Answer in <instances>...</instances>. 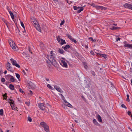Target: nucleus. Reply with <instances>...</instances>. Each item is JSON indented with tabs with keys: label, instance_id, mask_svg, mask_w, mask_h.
<instances>
[{
	"label": "nucleus",
	"instance_id": "obj_41",
	"mask_svg": "<svg viewBox=\"0 0 132 132\" xmlns=\"http://www.w3.org/2000/svg\"><path fill=\"white\" fill-rule=\"evenodd\" d=\"M121 107L122 108H125V109H127L126 107L123 104H122L121 105Z\"/></svg>",
	"mask_w": 132,
	"mask_h": 132
},
{
	"label": "nucleus",
	"instance_id": "obj_51",
	"mask_svg": "<svg viewBox=\"0 0 132 132\" xmlns=\"http://www.w3.org/2000/svg\"><path fill=\"white\" fill-rule=\"evenodd\" d=\"M128 115L130 116V115L131 114V112L130 111H129L128 112Z\"/></svg>",
	"mask_w": 132,
	"mask_h": 132
},
{
	"label": "nucleus",
	"instance_id": "obj_23",
	"mask_svg": "<svg viewBox=\"0 0 132 132\" xmlns=\"http://www.w3.org/2000/svg\"><path fill=\"white\" fill-rule=\"evenodd\" d=\"M40 47L42 49H44L45 48V47L44 44H43L42 43H40Z\"/></svg>",
	"mask_w": 132,
	"mask_h": 132
},
{
	"label": "nucleus",
	"instance_id": "obj_63",
	"mask_svg": "<svg viewBox=\"0 0 132 132\" xmlns=\"http://www.w3.org/2000/svg\"><path fill=\"white\" fill-rule=\"evenodd\" d=\"M7 96L6 93H5V94L3 95V96H4V97L5 96Z\"/></svg>",
	"mask_w": 132,
	"mask_h": 132
},
{
	"label": "nucleus",
	"instance_id": "obj_29",
	"mask_svg": "<svg viewBox=\"0 0 132 132\" xmlns=\"http://www.w3.org/2000/svg\"><path fill=\"white\" fill-rule=\"evenodd\" d=\"M61 40V42L60 43V44L61 45H63L64 44H66V42L64 40H63V39H62Z\"/></svg>",
	"mask_w": 132,
	"mask_h": 132
},
{
	"label": "nucleus",
	"instance_id": "obj_52",
	"mask_svg": "<svg viewBox=\"0 0 132 132\" xmlns=\"http://www.w3.org/2000/svg\"><path fill=\"white\" fill-rule=\"evenodd\" d=\"M62 97V99L63 100L64 102V100H65V98L64 96L63 95L62 96H61Z\"/></svg>",
	"mask_w": 132,
	"mask_h": 132
},
{
	"label": "nucleus",
	"instance_id": "obj_17",
	"mask_svg": "<svg viewBox=\"0 0 132 132\" xmlns=\"http://www.w3.org/2000/svg\"><path fill=\"white\" fill-rule=\"evenodd\" d=\"M58 52L62 54H64L65 53V52L62 49L59 48Z\"/></svg>",
	"mask_w": 132,
	"mask_h": 132
},
{
	"label": "nucleus",
	"instance_id": "obj_3",
	"mask_svg": "<svg viewBox=\"0 0 132 132\" xmlns=\"http://www.w3.org/2000/svg\"><path fill=\"white\" fill-rule=\"evenodd\" d=\"M5 78L7 80H9L10 81L14 82L15 80L13 77L11 75H8L5 76Z\"/></svg>",
	"mask_w": 132,
	"mask_h": 132
},
{
	"label": "nucleus",
	"instance_id": "obj_59",
	"mask_svg": "<svg viewBox=\"0 0 132 132\" xmlns=\"http://www.w3.org/2000/svg\"><path fill=\"white\" fill-rule=\"evenodd\" d=\"M81 97L82 98H83L84 99V100H85V97L84 96H81Z\"/></svg>",
	"mask_w": 132,
	"mask_h": 132
},
{
	"label": "nucleus",
	"instance_id": "obj_58",
	"mask_svg": "<svg viewBox=\"0 0 132 132\" xmlns=\"http://www.w3.org/2000/svg\"><path fill=\"white\" fill-rule=\"evenodd\" d=\"M29 94H32V92L31 90H30L29 91Z\"/></svg>",
	"mask_w": 132,
	"mask_h": 132
},
{
	"label": "nucleus",
	"instance_id": "obj_2",
	"mask_svg": "<svg viewBox=\"0 0 132 132\" xmlns=\"http://www.w3.org/2000/svg\"><path fill=\"white\" fill-rule=\"evenodd\" d=\"M31 19L32 20L31 22L32 24H34L35 27L36 29L39 32H40L41 30L40 29V27L38 24V23L37 21V20L34 18H31Z\"/></svg>",
	"mask_w": 132,
	"mask_h": 132
},
{
	"label": "nucleus",
	"instance_id": "obj_44",
	"mask_svg": "<svg viewBox=\"0 0 132 132\" xmlns=\"http://www.w3.org/2000/svg\"><path fill=\"white\" fill-rule=\"evenodd\" d=\"M5 79L4 78H2L1 79V82H4L5 81Z\"/></svg>",
	"mask_w": 132,
	"mask_h": 132
},
{
	"label": "nucleus",
	"instance_id": "obj_27",
	"mask_svg": "<svg viewBox=\"0 0 132 132\" xmlns=\"http://www.w3.org/2000/svg\"><path fill=\"white\" fill-rule=\"evenodd\" d=\"M80 9L77 11V13H79L82 11H83L84 9L82 7H80Z\"/></svg>",
	"mask_w": 132,
	"mask_h": 132
},
{
	"label": "nucleus",
	"instance_id": "obj_47",
	"mask_svg": "<svg viewBox=\"0 0 132 132\" xmlns=\"http://www.w3.org/2000/svg\"><path fill=\"white\" fill-rule=\"evenodd\" d=\"M100 7L101 6L96 5L95 7L97 9H100Z\"/></svg>",
	"mask_w": 132,
	"mask_h": 132
},
{
	"label": "nucleus",
	"instance_id": "obj_46",
	"mask_svg": "<svg viewBox=\"0 0 132 132\" xmlns=\"http://www.w3.org/2000/svg\"><path fill=\"white\" fill-rule=\"evenodd\" d=\"M70 49L72 51H73L74 50V48L71 46H70Z\"/></svg>",
	"mask_w": 132,
	"mask_h": 132
},
{
	"label": "nucleus",
	"instance_id": "obj_37",
	"mask_svg": "<svg viewBox=\"0 0 132 132\" xmlns=\"http://www.w3.org/2000/svg\"><path fill=\"white\" fill-rule=\"evenodd\" d=\"M19 91L21 92V93L22 94H23L24 93V91H23L22 89L21 88H20L19 89Z\"/></svg>",
	"mask_w": 132,
	"mask_h": 132
},
{
	"label": "nucleus",
	"instance_id": "obj_24",
	"mask_svg": "<svg viewBox=\"0 0 132 132\" xmlns=\"http://www.w3.org/2000/svg\"><path fill=\"white\" fill-rule=\"evenodd\" d=\"M9 13L11 16V17L13 19L14 18V15L13 13L11 11H9Z\"/></svg>",
	"mask_w": 132,
	"mask_h": 132
},
{
	"label": "nucleus",
	"instance_id": "obj_30",
	"mask_svg": "<svg viewBox=\"0 0 132 132\" xmlns=\"http://www.w3.org/2000/svg\"><path fill=\"white\" fill-rule=\"evenodd\" d=\"M62 39L60 38L59 36H58L57 38V40L59 42H60Z\"/></svg>",
	"mask_w": 132,
	"mask_h": 132
},
{
	"label": "nucleus",
	"instance_id": "obj_1",
	"mask_svg": "<svg viewBox=\"0 0 132 132\" xmlns=\"http://www.w3.org/2000/svg\"><path fill=\"white\" fill-rule=\"evenodd\" d=\"M53 51H51L50 53L51 54L50 56L47 55L46 57L53 65L55 67H57L58 65V64L56 60V55L55 54L53 53Z\"/></svg>",
	"mask_w": 132,
	"mask_h": 132
},
{
	"label": "nucleus",
	"instance_id": "obj_50",
	"mask_svg": "<svg viewBox=\"0 0 132 132\" xmlns=\"http://www.w3.org/2000/svg\"><path fill=\"white\" fill-rule=\"evenodd\" d=\"M131 67L130 68V72H132V63H131Z\"/></svg>",
	"mask_w": 132,
	"mask_h": 132
},
{
	"label": "nucleus",
	"instance_id": "obj_42",
	"mask_svg": "<svg viewBox=\"0 0 132 132\" xmlns=\"http://www.w3.org/2000/svg\"><path fill=\"white\" fill-rule=\"evenodd\" d=\"M28 121L30 122L32 121V119L31 117H28Z\"/></svg>",
	"mask_w": 132,
	"mask_h": 132
},
{
	"label": "nucleus",
	"instance_id": "obj_38",
	"mask_svg": "<svg viewBox=\"0 0 132 132\" xmlns=\"http://www.w3.org/2000/svg\"><path fill=\"white\" fill-rule=\"evenodd\" d=\"M90 5L92 6H93L94 7H96V5L94 3H92L91 4H90Z\"/></svg>",
	"mask_w": 132,
	"mask_h": 132
},
{
	"label": "nucleus",
	"instance_id": "obj_4",
	"mask_svg": "<svg viewBox=\"0 0 132 132\" xmlns=\"http://www.w3.org/2000/svg\"><path fill=\"white\" fill-rule=\"evenodd\" d=\"M10 60L11 61V63L13 65L15 66L18 68H20V65L17 63V62L16 60H14L12 58H11Z\"/></svg>",
	"mask_w": 132,
	"mask_h": 132
},
{
	"label": "nucleus",
	"instance_id": "obj_32",
	"mask_svg": "<svg viewBox=\"0 0 132 132\" xmlns=\"http://www.w3.org/2000/svg\"><path fill=\"white\" fill-rule=\"evenodd\" d=\"M79 8H80V7H77L76 6H73V9L74 10H78V9H79Z\"/></svg>",
	"mask_w": 132,
	"mask_h": 132
},
{
	"label": "nucleus",
	"instance_id": "obj_55",
	"mask_svg": "<svg viewBox=\"0 0 132 132\" xmlns=\"http://www.w3.org/2000/svg\"><path fill=\"white\" fill-rule=\"evenodd\" d=\"M89 39H90L92 41L93 40V38L92 37H90L89 38Z\"/></svg>",
	"mask_w": 132,
	"mask_h": 132
},
{
	"label": "nucleus",
	"instance_id": "obj_33",
	"mask_svg": "<svg viewBox=\"0 0 132 132\" xmlns=\"http://www.w3.org/2000/svg\"><path fill=\"white\" fill-rule=\"evenodd\" d=\"M3 20L4 22L6 24V26H7V27L8 28V26L7 24V22L5 20V19H3Z\"/></svg>",
	"mask_w": 132,
	"mask_h": 132
},
{
	"label": "nucleus",
	"instance_id": "obj_13",
	"mask_svg": "<svg viewBox=\"0 0 132 132\" xmlns=\"http://www.w3.org/2000/svg\"><path fill=\"white\" fill-rule=\"evenodd\" d=\"M64 102L65 104L66 105V106H67L70 108H72V105L69 103L66 100H64Z\"/></svg>",
	"mask_w": 132,
	"mask_h": 132
},
{
	"label": "nucleus",
	"instance_id": "obj_40",
	"mask_svg": "<svg viewBox=\"0 0 132 132\" xmlns=\"http://www.w3.org/2000/svg\"><path fill=\"white\" fill-rule=\"evenodd\" d=\"M71 41L73 42H74V43H77V41L75 40L73 38H72V39H71Z\"/></svg>",
	"mask_w": 132,
	"mask_h": 132
},
{
	"label": "nucleus",
	"instance_id": "obj_62",
	"mask_svg": "<svg viewBox=\"0 0 132 132\" xmlns=\"http://www.w3.org/2000/svg\"><path fill=\"white\" fill-rule=\"evenodd\" d=\"M96 39H93V40L92 41V42L93 43V42H96Z\"/></svg>",
	"mask_w": 132,
	"mask_h": 132
},
{
	"label": "nucleus",
	"instance_id": "obj_48",
	"mask_svg": "<svg viewBox=\"0 0 132 132\" xmlns=\"http://www.w3.org/2000/svg\"><path fill=\"white\" fill-rule=\"evenodd\" d=\"M100 9H101V10H102L103 9L105 10V8L104 7L102 6H101Z\"/></svg>",
	"mask_w": 132,
	"mask_h": 132
},
{
	"label": "nucleus",
	"instance_id": "obj_9",
	"mask_svg": "<svg viewBox=\"0 0 132 132\" xmlns=\"http://www.w3.org/2000/svg\"><path fill=\"white\" fill-rule=\"evenodd\" d=\"M38 106L40 109L42 110H44L45 108L44 104L43 103H40L39 104Z\"/></svg>",
	"mask_w": 132,
	"mask_h": 132
},
{
	"label": "nucleus",
	"instance_id": "obj_31",
	"mask_svg": "<svg viewBox=\"0 0 132 132\" xmlns=\"http://www.w3.org/2000/svg\"><path fill=\"white\" fill-rule=\"evenodd\" d=\"M3 109L0 110V115L3 116Z\"/></svg>",
	"mask_w": 132,
	"mask_h": 132
},
{
	"label": "nucleus",
	"instance_id": "obj_11",
	"mask_svg": "<svg viewBox=\"0 0 132 132\" xmlns=\"http://www.w3.org/2000/svg\"><path fill=\"white\" fill-rule=\"evenodd\" d=\"M125 8H128L132 10V5L126 3L123 5Z\"/></svg>",
	"mask_w": 132,
	"mask_h": 132
},
{
	"label": "nucleus",
	"instance_id": "obj_35",
	"mask_svg": "<svg viewBox=\"0 0 132 132\" xmlns=\"http://www.w3.org/2000/svg\"><path fill=\"white\" fill-rule=\"evenodd\" d=\"M66 35L68 36V38L71 40V39H72V38L71 36L69 34H67Z\"/></svg>",
	"mask_w": 132,
	"mask_h": 132
},
{
	"label": "nucleus",
	"instance_id": "obj_5",
	"mask_svg": "<svg viewBox=\"0 0 132 132\" xmlns=\"http://www.w3.org/2000/svg\"><path fill=\"white\" fill-rule=\"evenodd\" d=\"M12 49L14 51L16 50L17 46L15 45V43L13 41H11V42L9 43Z\"/></svg>",
	"mask_w": 132,
	"mask_h": 132
},
{
	"label": "nucleus",
	"instance_id": "obj_34",
	"mask_svg": "<svg viewBox=\"0 0 132 132\" xmlns=\"http://www.w3.org/2000/svg\"><path fill=\"white\" fill-rule=\"evenodd\" d=\"M129 95L127 94V98L126 99V101L128 102H129L130 101V100L129 98Z\"/></svg>",
	"mask_w": 132,
	"mask_h": 132
},
{
	"label": "nucleus",
	"instance_id": "obj_53",
	"mask_svg": "<svg viewBox=\"0 0 132 132\" xmlns=\"http://www.w3.org/2000/svg\"><path fill=\"white\" fill-rule=\"evenodd\" d=\"M28 49H29V51L31 53H32V52H31V49H30V47H28Z\"/></svg>",
	"mask_w": 132,
	"mask_h": 132
},
{
	"label": "nucleus",
	"instance_id": "obj_26",
	"mask_svg": "<svg viewBox=\"0 0 132 132\" xmlns=\"http://www.w3.org/2000/svg\"><path fill=\"white\" fill-rule=\"evenodd\" d=\"M120 28L119 27H112L111 28H110V29L112 30H116L118 29H120Z\"/></svg>",
	"mask_w": 132,
	"mask_h": 132
},
{
	"label": "nucleus",
	"instance_id": "obj_43",
	"mask_svg": "<svg viewBox=\"0 0 132 132\" xmlns=\"http://www.w3.org/2000/svg\"><path fill=\"white\" fill-rule=\"evenodd\" d=\"M64 20H63V21H62L60 23V25L61 26L64 23Z\"/></svg>",
	"mask_w": 132,
	"mask_h": 132
},
{
	"label": "nucleus",
	"instance_id": "obj_60",
	"mask_svg": "<svg viewBox=\"0 0 132 132\" xmlns=\"http://www.w3.org/2000/svg\"><path fill=\"white\" fill-rule=\"evenodd\" d=\"M22 71L23 72V73L24 74V75H26V73L25 72V71H24V70H23V71Z\"/></svg>",
	"mask_w": 132,
	"mask_h": 132
},
{
	"label": "nucleus",
	"instance_id": "obj_7",
	"mask_svg": "<svg viewBox=\"0 0 132 132\" xmlns=\"http://www.w3.org/2000/svg\"><path fill=\"white\" fill-rule=\"evenodd\" d=\"M9 100L10 101H8V102L11 105V106L12 108V109L14 110H15L16 109L14 108V101L12 99H10Z\"/></svg>",
	"mask_w": 132,
	"mask_h": 132
},
{
	"label": "nucleus",
	"instance_id": "obj_20",
	"mask_svg": "<svg viewBox=\"0 0 132 132\" xmlns=\"http://www.w3.org/2000/svg\"><path fill=\"white\" fill-rule=\"evenodd\" d=\"M45 130L46 131H49V127L47 125H46L45 127H43Z\"/></svg>",
	"mask_w": 132,
	"mask_h": 132
},
{
	"label": "nucleus",
	"instance_id": "obj_6",
	"mask_svg": "<svg viewBox=\"0 0 132 132\" xmlns=\"http://www.w3.org/2000/svg\"><path fill=\"white\" fill-rule=\"evenodd\" d=\"M11 64L9 62H7L6 65V67L7 68V69L8 70L10 71L11 72H13V69L11 66Z\"/></svg>",
	"mask_w": 132,
	"mask_h": 132
},
{
	"label": "nucleus",
	"instance_id": "obj_16",
	"mask_svg": "<svg viewBox=\"0 0 132 132\" xmlns=\"http://www.w3.org/2000/svg\"><path fill=\"white\" fill-rule=\"evenodd\" d=\"M96 117L98 121L100 122H101L102 121V120L99 114H98L96 115Z\"/></svg>",
	"mask_w": 132,
	"mask_h": 132
},
{
	"label": "nucleus",
	"instance_id": "obj_8",
	"mask_svg": "<svg viewBox=\"0 0 132 132\" xmlns=\"http://www.w3.org/2000/svg\"><path fill=\"white\" fill-rule=\"evenodd\" d=\"M29 88L32 89H34L36 88L35 85L33 83L31 82L29 83Z\"/></svg>",
	"mask_w": 132,
	"mask_h": 132
},
{
	"label": "nucleus",
	"instance_id": "obj_28",
	"mask_svg": "<svg viewBox=\"0 0 132 132\" xmlns=\"http://www.w3.org/2000/svg\"><path fill=\"white\" fill-rule=\"evenodd\" d=\"M21 24V26L23 28V29H24V31H23V32H26V31L25 29V27L24 24L21 21L20 22Z\"/></svg>",
	"mask_w": 132,
	"mask_h": 132
},
{
	"label": "nucleus",
	"instance_id": "obj_12",
	"mask_svg": "<svg viewBox=\"0 0 132 132\" xmlns=\"http://www.w3.org/2000/svg\"><path fill=\"white\" fill-rule=\"evenodd\" d=\"M54 87L55 89L57 90L60 93H62L63 91L60 88L57 86V85H54Z\"/></svg>",
	"mask_w": 132,
	"mask_h": 132
},
{
	"label": "nucleus",
	"instance_id": "obj_15",
	"mask_svg": "<svg viewBox=\"0 0 132 132\" xmlns=\"http://www.w3.org/2000/svg\"><path fill=\"white\" fill-rule=\"evenodd\" d=\"M93 122L94 124L97 126H100V124L95 119H94L93 120Z\"/></svg>",
	"mask_w": 132,
	"mask_h": 132
},
{
	"label": "nucleus",
	"instance_id": "obj_19",
	"mask_svg": "<svg viewBox=\"0 0 132 132\" xmlns=\"http://www.w3.org/2000/svg\"><path fill=\"white\" fill-rule=\"evenodd\" d=\"M62 47L65 51H67V49H68L70 48V46L69 45H67L63 47V46Z\"/></svg>",
	"mask_w": 132,
	"mask_h": 132
},
{
	"label": "nucleus",
	"instance_id": "obj_10",
	"mask_svg": "<svg viewBox=\"0 0 132 132\" xmlns=\"http://www.w3.org/2000/svg\"><path fill=\"white\" fill-rule=\"evenodd\" d=\"M60 64L63 67L67 68L68 67L66 63L64 61L61 60Z\"/></svg>",
	"mask_w": 132,
	"mask_h": 132
},
{
	"label": "nucleus",
	"instance_id": "obj_18",
	"mask_svg": "<svg viewBox=\"0 0 132 132\" xmlns=\"http://www.w3.org/2000/svg\"><path fill=\"white\" fill-rule=\"evenodd\" d=\"M97 55L99 56H102V57H104V58L106 59L107 58L106 55L105 54H100L99 53H97Z\"/></svg>",
	"mask_w": 132,
	"mask_h": 132
},
{
	"label": "nucleus",
	"instance_id": "obj_54",
	"mask_svg": "<svg viewBox=\"0 0 132 132\" xmlns=\"http://www.w3.org/2000/svg\"><path fill=\"white\" fill-rule=\"evenodd\" d=\"M117 38V39H116V41L117 42L118 40H120V38Z\"/></svg>",
	"mask_w": 132,
	"mask_h": 132
},
{
	"label": "nucleus",
	"instance_id": "obj_56",
	"mask_svg": "<svg viewBox=\"0 0 132 132\" xmlns=\"http://www.w3.org/2000/svg\"><path fill=\"white\" fill-rule=\"evenodd\" d=\"M85 48H88V45H85Z\"/></svg>",
	"mask_w": 132,
	"mask_h": 132
},
{
	"label": "nucleus",
	"instance_id": "obj_49",
	"mask_svg": "<svg viewBox=\"0 0 132 132\" xmlns=\"http://www.w3.org/2000/svg\"><path fill=\"white\" fill-rule=\"evenodd\" d=\"M90 54L92 55H94V52L92 51H91L90 52Z\"/></svg>",
	"mask_w": 132,
	"mask_h": 132
},
{
	"label": "nucleus",
	"instance_id": "obj_36",
	"mask_svg": "<svg viewBox=\"0 0 132 132\" xmlns=\"http://www.w3.org/2000/svg\"><path fill=\"white\" fill-rule=\"evenodd\" d=\"M91 73L93 76H95V72L94 71H91Z\"/></svg>",
	"mask_w": 132,
	"mask_h": 132
},
{
	"label": "nucleus",
	"instance_id": "obj_57",
	"mask_svg": "<svg viewBox=\"0 0 132 132\" xmlns=\"http://www.w3.org/2000/svg\"><path fill=\"white\" fill-rule=\"evenodd\" d=\"M84 68H85V69H87V65H84Z\"/></svg>",
	"mask_w": 132,
	"mask_h": 132
},
{
	"label": "nucleus",
	"instance_id": "obj_14",
	"mask_svg": "<svg viewBox=\"0 0 132 132\" xmlns=\"http://www.w3.org/2000/svg\"><path fill=\"white\" fill-rule=\"evenodd\" d=\"M124 46L127 47L128 48H132V44H125Z\"/></svg>",
	"mask_w": 132,
	"mask_h": 132
},
{
	"label": "nucleus",
	"instance_id": "obj_25",
	"mask_svg": "<svg viewBox=\"0 0 132 132\" xmlns=\"http://www.w3.org/2000/svg\"><path fill=\"white\" fill-rule=\"evenodd\" d=\"M16 76L17 78L18 79L19 81L20 80V76L19 74L18 73H15Z\"/></svg>",
	"mask_w": 132,
	"mask_h": 132
},
{
	"label": "nucleus",
	"instance_id": "obj_45",
	"mask_svg": "<svg viewBox=\"0 0 132 132\" xmlns=\"http://www.w3.org/2000/svg\"><path fill=\"white\" fill-rule=\"evenodd\" d=\"M47 87L50 89H52V87L50 85L48 84L47 85Z\"/></svg>",
	"mask_w": 132,
	"mask_h": 132
},
{
	"label": "nucleus",
	"instance_id": "obj_39",
	"mask_svg": "<svg viewBox=\"0 0 132 132\" xmlns=\"http://www.w3.org/2000/svg\"><path fill=\"white\" fill-rule=\"evenodd\" d=\"M25 104L28 105V106H29L30 105V102H25Z\"/></svg>",
	"mask_w": 132,
	"mask_h": 132
},
{
	"label": "nucleus",
	"instance_id": "obj_64",
	"mask_svg": "<svg viewBox=\"0 0 132 132\" xmlns=\"http://www.w3.org/2000/svg\"><path fill=\"white\" fill-rule=\"evenodd\" d=\"M45 79H46V81H49V79L48 78H45Z\"/></svg>",
	"mask_w": 132,
	"mask_h": 132
},
{
	"label": "nucleus",
	"instance_id": "obj_22",
	"mask_svg": "<svg viewBox=\"0 0 132 132\" xmlns=\"http://www.w3.org/2000/svg\"><path fill=\"white\" fill-rule=\"evenodd\" d=\"M9 88L11 90H13L14 89V85L12 84L9 85Z\"/></svg>",
	"mask_w": 132,
	"mask_h": 132
},
{
	"label": "nucleus",
	"instance_id": "obj_61",
	"mask_svg": "<svg viewBox=\"0 0 132 132\" xmlns=\"http://www.w3.org/2000/svg\"><path fill=\"white\" fill-rule=\"evenodd\" d=\"M46 62L48 64H50V62H49L48 61H47V60H46Z\"/></svg>",
	"mask_w": 132,
	"mask_h": 132
},
{
	"label": "nucleus",
	"instance_id": "obj_21",
	"mask_svg": "<svg viewBox=\"0 0 132 132\" xmlns=\"http://www.w3.org/2000/svg\"><path fill=\"white\" fill-rule=\"evenodd\" d=\"M40 125L41 126H42L44 127L47 124L45 122H40Z\"/></svg>",
	"mask_w": 132,
	"mask_h": 132
}]
</instances>
